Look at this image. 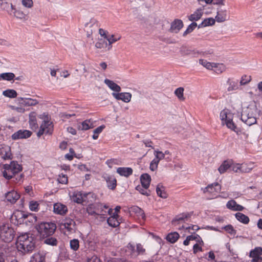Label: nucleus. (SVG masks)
Listing matches in <instances>:
<instances>
[{
	"instance_id": "52",
	"label": "nucleus",
	"mask_w": 262,
	"mask_h": 262,
	"mask_svg": "<svg viewBox=\"0 0 262 262\" xmlns=\"http://www.w3.org/2000/svg\"><path fill=\"white\" fill-rule=\"evenodd\" d=\"M107 46L108 47L107 42L103 39H99L98 41L95 44V47L98 49L106 48Z\"/></svg>"
},
{
	"instance_id": "38",
	"label": "nucleus",
	"mask_w": 262,
	"mask_h": 262,
	"mask_svg": "<svg viewBox=\"0 0 262 262\" xmlns=\"http://www.w3.org/2000/svg\"><path fill=\"white\" fill-rule=\"evenodd\" d=\"M105 38L107 39L108 41V49L110 50L112 48V44L115 42L116 41L119 40L121 38L120 36H115L114 35H111L109 36H105Z\"/></svg>"
},
{
	"instance_id": "18",
	"label": "nucleus",
	"mask_w": 262,
	"mask_h": 262,
	"mask_svg": "<svg viewBox=\"0 0 262 262\" xmlns=\"http://www.w3.org/2000/svg\"><path fill=\"white\" fill-rule=\"evenodd\" d=\"M53 209L55 213L60 215H64L68 211L67 207L61 203H55Z\"/></svg>"
},
{
	"instance_id": "33",
	"label": "nucleus",
	"mask_w": 262,
	"mask_h": 262,
	"mask_svg": "<svg viewBox=\"0 0 262 262\" xmlns=\"http://www.w3.org/2000/svg\"><path fill=\"white\" fill-rule=\"evenodd\" d=\"M93 127V123L90 120H86L78 126V129L86 130Z\"/></svg>"
},
{
	"instance_id": "22",
	"label": "nucleus",
	"mask_w": 262,
	"mask_h": 262,
	"mask_svg": "<svg viewBox=\"0 0 262 262\" xmlns=\"http://www.w3.org/2000/svg\"><path fill=\"white\" fill-rule=\"evenodd\" d=\"M62 225L68 231L72 232L74 230L76 224L74 220L71 219H66L62 223Z\"/></svg>"
},
{
	"instance_id": "9",
	"label": "nucleus",
	"mask_w": 262,
	"mask_h": 262,
	"mask_svg": "<svg viewBox=\"0 0 262 262\" xmlns=\"http://www.w3.org/2000/svg\"><path fill=\"white\" fill-rule=\"evenodd\" d=\"M262 254V248L256 247L251 250L249 256L252 258L251 262H261L262 258L260 256Z\"/></svg>"
},
{
	"instance_id": "17",
	"label": "nucleus",
	"mask_w": 262,
	"mask_h": 262,
	"mask_svg": "<svg viewBox=\"0 0 262 262\" xmlns=\"http://www.w3.org/2000/svg\"><path fill=\"white\" fill-rule=\"evenodd\" d=\"M112 95L117 100H121L124 102H129L132 98V94L129 93H113Z\"/></svg>"
},
{
	"instance_id": "30",
	"label": "nucleus",
	"mask_w": 262,
	"mask_h": 262,
	"mask_svg": "<svg viewBox=\"0 0 262 262\" xmlns=\"http://www.w3.org/2000/svg\"><path fill=\"white\" fill-rule=\"evenodd\" d=\"M45 254L43 252L35 253L31 257L30 262H44Z\"/></svg>"
},
{
	"instance_id": "59",
	"label": "nucleus",
	"mask_w": 262,
	"mask_h": 262,
	"mask_svg": "<svg viewBox=\"0 0 262 262\" xmlns=\"http://www.w3.org/2000/svg\"><path fill=\"white\" fill-rule=\"evenodd\" d=\"M137 254L143 255L145 253V249L141 244H137L136 245Z\"/></svg>"
},
{
	"instance_id": "32",
	"label": "nucleus",
	"mask_w": 262,
	"mask_h": 262,
	"mask_svg": "<svg viewBox=\"0 0 262 262\" xmlns=\"http://www.w3.org/2000/svg\"><path fill=\"white\" fill-rule=\"evenodd\" d=\"M107 182V187L111 189H114L116 187L117 181L113 176H106L105 177Z\"/></svg>"
},
{
	"instance_id": "20",
	"label": "nucleus",
	"mask_w": 262,
	"mask_h": 262,
	"mask_svg": "<svg viewBox=\"0 0 262 262\" xmlns=\"http://www.w3.org/2000/svg\"><path fill=\"white\" fill-rule=\"evenodd\" d=\"M19 198V195L15 191L8 192L5 194L6 200L12 204L15 203Z\"/></svg>"
},
{
	"instance_id": "27",
	"label": "nucleus",
	"mask_w": 262,
	"mask_h": 262,
	"mask_svg": "<svg viewBox=\"0 0 262 262\" xmlns=\"http://www.w3.org/2000/svg\"><path fill=\"white\" fill-rule=\"evenodd\" d=\"M20 99L21 101L20 103L25 106H34L38 103L36 99L29 98H20Z\"/></svg>"
},
{
	"instance_id": "56",
	"label": "nucleus",
	"mask_w": 262,
	"mask_h": 262,
	"mask_svg": "<svg viewBox=\"0 0 262 262\" xmlns=\"http://www.w3.org/2000/svg\"><path fill=\"white\" fill-rule=\"evenodd\" d=\"M197 26L196 23L193 22L190 25L188 26L186 31L183 33V36H186L188 34L191 33Z\"/></svg>"
},
{
	"instance_id": "64",
	"label": "nucleus",
	"mask_w": 262,
	"mask_h": 262,
	"mask_svg": "<svg viewBox=\"0 0 262 262\" xmlns=\"http://www.w3.org/2000/svg\"><path fill=\"white\" fill-rule=\"evenodd\" d=\"M58 181L61 184H66L68 182V177L64 174L59 175Z\"/></svg>"
},
{
	"instance_id": "19",
	"label": "nucleus",
	"mask_w": 262,
	"mask_h": 262,
	"mask_svg": "<svg viewBox=\"0 0 262 262\" xmlns=\"http://www.w3.org/2000/svg\"><path fill=\"white\" fill-rule=\"evenodd\" d=\"M228 209L233 211H243L244 209V207L237 203L233 200H230L226 204Z\"/></svg>"
},
{
	"instance_id": "25",
	"label": "nucleus",
	"mask_w": 262,
	"mask_h": 262,
	"mask_svg": "<svg viewBox=\"0 0 262 262\" xmlns=\"http://www.w3.org/2000/svg\"><path fill=\"white\" fill-rule=\"evenodd\" d=\"M140 181L141 185L144 187L148 188L151 181V177L147 173H144L141 176Z\"/></svg>"
},
{
	"instance_id": "44",
	"label": "nucleus",
	"mask_w": 262,
	"mask_h": 262,
	"mask_svg": "<svg viewBox=\"0 0 262 262\" xmlns=\"http://www.w3.org/2000/svg\"><path fill=\"white\" fill-rule=\"evenodd\" d=\"M184 88L180 87L177 88L174 92L178 98L181 101H184L185 100V97H184Z\"/></svg>"
},
{
	"instance_id": "3",
	"label": "nucleus",
	"mask_w": 262,
	"mask_h": 262,
	"mask_svg": "<svg viewBox=\"0 0 262 262\" xmlns=\"http://www.w3.org/2000/svg\"><path fill=\"white\" fill-rule=\"evenodd\" d=\"M36 228L40 236L48 237L54 233L56 226L52 222H42L36 226Z\"/></svg>"
},
{
	"instance_id": "2",
	"label": "nucleus",
	"mask_w": 262,
	"mask_h": 262,
	"mask_svg": "<svg viewBox=\"0 0 262 262\" xmlns=\"http://www.w3.org/2000/svg\"><path fill=\"white\" fill-rule=\"evenodd\" d=\"M220 117L223 125L226 124L228 128L235 133H238V129L233 122V114L229 110H222L220 113Z\"/></svg>"
},
{
	"instance_id": "48",
	"label": "nucleus",
	"mask_w": 262,
	"mask_h": 262,
	"mask_svg": "<svg viewBox=\"0 0 262 262\" xmlns=\"http://www.w3.org/2000/svg\"><path fill=\"white\" fill-rule=\"evenodd\" d=\"M148 188L144 187L142 185H138L136 187L137 190H138L142 194L146 196H149L150 194V191L148 189Z\"/></svg>"
},
{
	"instance_id": "8",
	"label": "nucleus",
	"mask_w": 262,
	"mask_h": 262,
	"mask_svg": "<svg viewBox=\"0 0 262 262\" xmlns=\"http://www.w3.org/2000/svg\"><path fill=\"white\" fill-rule=\"evenodd\" d=\"M87 32V36L90 37L93 32H95L98 29L97 21L95 19H91L89 22L85 25Z\"/></svg>"
},
{
	"instance_id": "7",
	"label": "nucleus",
	"mask_w": 262,
	"mask_h": 262,
	"mask_svg": "<svg viewBox=\"0 0 262 262\" xmlns=\"http://www.w3.org/2000/svg\"><path fill=\"white\" fill-rule=\"evenodd\" d=\"M53 129L52 122L48 120V118L45 119L41 124L40 129L37 133V136L40 137L43 134H51Z\"/></svg>"
},
{
	"instance_id": "54",
	"label": "nucleus",
	"mask_w": 262,
	"mask_h": 262,
	"mask_svg": "<svg viewBox=\"0 0 262 262\" xmlns=\"http://www.w3.org/2000/svg\"><path fill=\"white\" fill-rule=\"evenodd\" d=\"M104 128V126L101 125L95 129L93 132V139L95 140L97 139L98 138V135L102 132Z\"/></svg>"
},
{
	"instance_id": "4",
	"label": "nucleus",
	"mask_w": 262,
	"mask_h": 262,
	"mask_svg": "<svg viewBox=\"0 0 262 262\" xmlns=\"http://www.w3.org/2000/svg\"><path fill=\"white\" fill-rule=\"evenodd\" d=\"M14 237V231L8 224L0 225V237L6 243L12 241Z\"/></svg>"
},
{
	"instance_id": "47",
	"label": "nucleus",
	"mask_w": 262,
	"mask_h": 262,
	"mask_svg": "<svg viewBox=\"0 0 262 262\" xmlns=\"http://www.w3.org/2000/svg\"><path fill=\"white\" fill-rule=\"evenodd\" d=\"M199 63L208 70H212L213 66L215 65L214 62H210L202 59L199 60Z\"/></svg>"
},
{
	"instance_id": "14",
	"label": "nucleus",
	"mask_w": 262,
	"mask_h": 262,
	"mask_svg": "<svg viewBox=\"0 0 262 262\" xmlns=\"http://www.w3.org/2000/svg\"><path fill=\"white\" fill-rule=\"evenodd\" d=\"M221 187L218 183L210 184L205 187L203 190L204 193L209 192L214 195L220 191Z\"/></svg>"
},
{
	"instance_id": "46",
	"label": "nucleus",
	"mask_w": 262,
	"mask_h": 262,
	"mask_svg": "<svg viewBox=\"0 0 262 262\" xmlns=\"http://www.w3.org/2000/svg\"><path fill=\"white\" fill-rule=\"evenodd\" d=\"M21 215L22 216V217H23L24 219L27 220L26 221V222H29L31 223H33L37 221V217L32 214H26L23 213H21Z\"/></svg>"
},
{
	"instance_id": "58",
	"label": "nucleus",
	"mask_w": 262,
	"mask_h": 262,
	"mask_svg": "<svg viewBox=\"0 0 262 262\" xmlns=\"http://www.w3.org/2000/svg\"><path fill=\"white\" fill-rule=\"evenodd\" d=\"M154 155L155 156L154 159L158 160V162L165 158V154L160 151H155Z\"/></svg>"
},
{
	"instance_id": "36",
	"label": "nucleus",
	"mask_w": 262,
	"mask_h": 262,
	"mask_svg": "<svg viewBox=\"0 0 262 262\" xmlns=\"http://www.w3.org/2000/svg\"><path fill=\"white\" fill-rule=\"evenodd\" d=\"M156 192L158 195L162 198L166 199L167 194L165 191L164 187L160 184H159L156 188Z\"/></svg>"
},
{
	"instance_id": "12",
	"label": "nucleus",
	"mask_w": 262,
	"mask_h": 262,
	"mask_svg": "<svg viewBox=\"0 0 262 262\" xmlns=\"http://www.w3.org/2000/svg\"><path fill=\"white\" fill-rule=\"evenodd\" d=\"M32 133L28 130H19L14 133L11 136L13 140H18L20 139H26L30 137Z\"/></svg>"
},
{
	"instance_id": "31",
	"label": "nucleus",
	"mask_w": 262,
	"mask_h": 262,
	"mask_svg": "<svg viewBox=\"0 0 262 262\" xmlns=\"http://www.w3.org/2000/svg\"><path fill=\"white\" fill-rule=\"evenodd\" d=\"M203 11L201 9H198L193 14L188 17L190 21H197L200 19L203 15Z\"/></svg>"
},
{
	"instance_id": "11",
	"label": "nucleus",
	"mask_w": 262,
	"mask_h": 262,
	"mask_svg": "<svg viewBox=\"0 0 262 262\" xmlns=\"http://www.w3.org/2000/svg\"><path fill=\"white\" fill-rule=\"evenodd\" d=\"M226 84L227 86V90L229 92L236 91L239 88L238 80L233 77L228 78Z\"/></svg>"
},
{
	"instance_id": "6",
	"label": "nucleus",
	"mask_w": 262,
	"mask_h": 262,
	"mask_svg": "<svg viewBox=\"0 0 262 262\" xmlns=\"http://www.w3.org/2000/svg\"><path fill=\"white\" fill-rule=\"evenodd\" d=\"M241 120L248 126H251L256 123V118L253 113V110L247 108L244 110L241 115Z\"/></svg>"
},
{
	"instance_id": "51",
	"label": "nucleus",
	"mask_w": 262,
	"mask_h": 262,
	"mask_svg": "<svg viewBox=\"0 0 262 262\" xmlns=\"http://www.w3.org/2000/svg\"><path fill=\"white\" fill-rule=\"evenodd\" d=\"M252 80L251 77L247 75L242 76L239 81V85H245L249 83Z\"/></svg>"
},
{
	"instance_id": "13",
	"label": "nucleus",
	"mask_w": 262,
	"mask_h": 262,
	"mask_svg": "<svg viewBox=\"0 0 262 262\" xmlns=\"http://www.w3.org/2000/svg\"><path fill=\"white\" fill-rule=\"evenodd\" d=\"M7 11L10 15L13 14L17 18L20 19H25L26 18V14L21 11L15 10L12 4L8 5Z\"/></svg>"
},
{
	"instance_id": "50",
	"label": "nucleus",
	"mask_w": 262,
	"mask_h": 262,
	"mask_svg": "<svg viewBox=\"0 0 262 262\" xmlns=\"http://www.w3.org/2000/svg\"><path fill=\"white\" fill-rule=\"evenodd\" d=\"M127 248L128 250L130 252V256L132 258H135L138 256V254H137V250L135 249V246L129 243L127 246Z\"/></svg>"
},
{
	"instance_id": "10",
	"label": "nucleus",
	"mask_w": 262,
	"mask_h": 262,
	"mask_svg": "<svg viewBox=\"0 0 262 262\" xmlns=\"http://www.w3.org/2000/svg\"><path fill=\"white\" fill-rule=\"evenodd\" d=\"M0 156L5 160L11 159L12 158L11 152V148L9 146L1 144L0 145Z\"/></svg>"
},
{
	"instance_id": "1",
	"label": "nucleus",
	"mask_w": 262,
	"mask_h": 262,
	"mask_svg": "<svg viewBox=\"0 0 262 262\" xmlns=\"http://www.w3.org/2000/svg\"><path fill=\"white\" fill-rule=\"evenodd\" d=\"M35 247V239L32 234L24 233L18 237L17 248L23 254L31 252Z\"/></svg>"
},
{
	"instance_id": "26",
	"label": "nucleus",
	"mask_w": 262,
	"mask_h": 262,
	"mask_svg": "<svg viewBox=\"0 0 262 262\" xmlns=\"http://www.w3.org/2000/svg\"><path fill=\"white\" fill-rule=\"evenodd\" d=\"M104 83L109 87L112 91L119 92L121 91V88L119 85L115 83L113 81L105 79L104 80Z\"/></svg>"
},
{
	"instance_id": "28",
	"label": "nucleus",
	"mask_w": 262,
	"mask_h": 262,
	"mask_svg": "<svg viewBox=\"0 0 262 262\" xmlns=\"http://www.w3.org/2000/svg\"><path fill=\"white\" fill-rule=\"evenodd\" d=\"M119 217L117 214H114L113 215L110 216L107 219V223L108 224L113 227H116L118 226L120 224V222L118 220V217Z\"/></svg>"
},
{
	"instance_id": "35",
	"label": "nucleus",
	"mask_w": 262,
	"mask_h": 262,
	"mask_svg": "<svg viewBox=\"0 0 262 262\" xmlns=\"http://www.w3.org/2000/svg\"><path fill=\"white\" fill-rule=\"evenodd\" d=\"M254 167L253 163H243L241 164L240 172H249Z\"/></svg>"
},
{
	"instance_id": "53",
	"label": "nucleus",
	"mask_w": 262,
	"mask_h": 262,
	"mask_svg": "<svg viewBox=\"0 0 262 262\" xmlns=\"http://www.w3.org/2000/svg\"><path fill=\"white\" fill-rule=\"evenodd\" d=\"M44 243L47 245L51 246H56L57 244V241L56 238L51 237H48L44 240Z\"/></svg>"
},
{
	"instance_id": "41",
	"label": "nucleus",
	"mask_w": 262,
	"mask_h": 262,
	"mask_svg": "<svg viewBox=\"0 0 262 262\" xmlns=\"http://www.w3.org/2000/svg\"><path fill=\"white\" fill-rule=\"evenodd\" d=\"M215 24V19L213 18L205 19L198 26L199 28L205 27L208 26H212Z\"/></svg>"
},
{
	"instance_id": "49",
	"label": "nucleus",
	"mask_w": 262,
	"mask_h": 262,
	"mask_svg": "<svg viewBox=\"0 0 262 262\" xmlns=\"http://www.w3.org/2000/svg\"><path fill=\"white\" fill-rule=\"evenodd\" d=\"M2 79L3 80L11 81L15 77V75L13 73H4L0 75Z\"/></svg>"
},
{
	"instance_id": "55",
	"label": "nucleus",
	"mask_w": 262,
	"mask_h": 262,
	"mask_svg": "<svg viewBox=\"0 0 262 262\" xmlns=\"http://www.w3.org/2000/svg\"><path fill=\"white\" fill-rule=\"evenodd\" d=\"M241 164L233 163L232 161L230 160V170L235 172H240Z\"/></svg>"
},
{
	"instance_id": "61",
	"label": "nucleus",
	"mask_w": 262,
	"mask_h": 262,
	"mask_svg": "<svg viewBox=\"0 0 262 262\" xmlns=\"http://www.w3.org/2000/svg\"><path fill=\"white\" fill-rule=\"evenodd\" d=\"M159 163V162H158V160H156L154 159L150 163V169L153 171H155L158 168Z\"/></svg>"
},
{
	"instance_id": "60",
	"label": "nucleus",
	"mask_w": 262,
	"mask_h": 262,
	"mask_svg": "<svg viewBox=\"0 0 262 262\" xmlns=\"http://www.w3.org/2000/svg\"><path fill=\"white\" fill-rule=\"evenodd\" d=\"M224 229L231 235H234L236 234V230L231 225H228L224 227Z\"/></svg>"
},
{
	"instance_id": "37",
	"label": "nucleus",
	"mask_w": 262,
	"mask_h": 262,
	"mask_svg": "<svg viewBox=\"0 0 262 262\" xmlns=\"http://www.w3.org/2000/svg\"><path fill=\"white\" fill-rule=\"evenodd\" d=\"M230 160H226L221 164V165L218 168V170L220 173H223L225 172L228 169L230 170Z\"/></svg>"
},
{
	"instance_id": "15",
	"label": "nucleus",
	"mask_w": 262,
	"mask_h": 262,
	"mask_svg": "<svg viewBox=\"0 0 262 262\" xmlns=\"http://www.w3.org/2000/svg\"><path fill=\"white\" fill-rule=\"evenodd\" d=\"M228 17L226 9L221 8L217 9V15L215 16V20L217 22H224L227 20Z\"/></svg>"
},
{
	"instance_id": "16",
	"label": "nucleus",
	"mask_w": 262,
	"mask_h": 262,
	"mask_svg": "<svg viewBox=\"0 0 262 262\" xmlns=\"http://www.w3.org/2000/svg\"><path fill=\"white\" fill-rule=\"evenodd\" d=\"M183 27V21L181 19H176L171 23L169 31L171 33H177Z\"/></svg>"
},
{
	"instance_id": "63",
	"label": "nucleus",
	"mask_w": 262,
	"mask_h": 262,
	"mask_svg": "<svg viewBox=\"0 0 262 262\" xmlns=\"http://www.w3.org/2000/svg\"><path fill=\"white\" fill-rule=\"evenodd\" d=\"M189 236H190V241L195 240L200 244H203V241L201 239V238L199 235H198L196 234H194L189 235Z\"/></svg>"
},
{
	"instance_id": "40",
	"label": "nucleus",
	"mask_w": 262,
	"mask_h": 262,
	"mask_svg": "<svg viewBox=\"0 0 262 262\" xmlns=\"http://www.w3.org/2000/svg\"><path fill=\"white\" fill-rule=\"evenodd\" d=\"M6 166L11 167L16 174L22 170L21 166L15 161L11 162L10 164H6Z\"/></svg>"
},
{
	"instance_id": "24",
	"label": "nucleus",
	"mask_w": 262,
	"mask_h": 262,
	"mask_svg": "<svg viewBox=\"0 0 262 262\" xmlns=\"http://www.w3.org/2000/svg\"><path fill=\"white\" fill-rule=\"evenodd\" d=\"M88 194L82 193L81 192H77L73 194L72 196L73 201L78 204L82 203L84 201V197H86Z\"/></svg>"
},
{
	"instance_id": "5",
	"label": "nucleus",
	"mask_w": 262,
	"mask_h": 262,
	"mask_svg": "<svg viewBox=\"0 0 262 262\" xmlns=\"http://www.w3.org/2000/svg\"><path fill=\"white\" fill-rule=\"evenodd\" d=\"M108 208L106 205H103L100 203L90 204L87 208V212L90 215H105L107 211L105 210Z\"/></svg>"
},
{
	"instance_id": "39",
	"label": "nucleus",
	"mask_w": 262,
	"mask_h": 262,
	"mask_svg": "<svg viewBox=\"0 0 262 262\" xmlns=\"http://www.w3.org/2000/svg\"><path fill=\"white\" fill-rule=\"evenodd\" d=\"M236 219L239 222L247 224L249 222V219L248 216L243 213L238 212L235 214Z\"/></svg>"
},
{
	"instance_id": "29",
	"label": "nucleus",
	"mask_w": 262,
	"mask_h": 262,
	"mask_svg": "<svg viewBox=\"0 0 262 262\" xmlns=\"http://www.w3.org/2000/svg\"><path fill=\"white\" fill-rule=\"evenodd\" d=\"M29 125L32 129H36L38 127L36 122V114L35 112H31L29 115Z\"/></svg>"
},
{
	"instance_id": "62",
	"label": "nucleus",
	"mask_w": 262,
	"mask_h": 262,
	"mask_svg": "<svg viewBox=\"0 0 262 262\" xmlns=\"http://www.w3.org/2000/svg\"><path fill=\"white\" fill-rule=\"evenodd\" d=\"M38 204L36 201H31L30 202V209L33 211H37L38 210Z\"/></svg>"
},
{
	"instance_id": "42",
	"label": "nucleus",
	"mask_w": 262,
	"mask_h": 262,
	"mask_svg": "<svg viewBox=\"0 0 262 262\" xmlns=\"http://www.w3.org/2000/svg\"><path fill=\"white\" fill-rule=\"evenodd\" d=\"M179 234L176 232L169 233L166 236V239L171 243H174L179 238Z\"/></svg>"
},
{
	"instance_id": "57",
	"label": "nucleus",
	"mask_w": 262,
	"mask_h": 262,
	"mask_svg": "<svg viewBox=\"0 0 262 262\" xmlns=\"http://www.w3.org/2000/svg\"><path fill=\"white\" fill-rule=\"evenodd\" d=\"M79 247V241L76 239H73L70 241V247L74 251L78 250Z\"/></svg>"
},
{
	"instance_id": "23",
	"label": "nucleus",
	"mask_w": 262,
	"mask_h": 262,
	"mask_svg": "<svg viewBox=\"0 0 262 262\" xmlns=\"http://www.w3.org/2000/svg\"><path fill=\"white\" fill-rule=\"evenodd\" d=\"M117 172L120 176L128 177L133 173V169L130 167H119L117 169Z\"/></svg>"
},
{
	"instance_id": "34",
	"label": "nucleus",
	"mask_w": 262,
	"mask_h": 262,
	"mask_svg": "<svg viewBox=\"0 0 262 262\" xmlns=\"http://www.w3.org/2000/svg\"><path fill=\"white\" fill-rule=\"evenodd\" d=\"M131 211L135 212L137 215L141 217L143 221L145 220V215L144 211L138 206H135L131 208Z\"/></svg>"
},
{
	"instance_id": "43",
	"label": "nucleus",
	"mask_w": 262,
	"mask_h": 262,
	"mask_svg": "<svg viewBox=\"0 0 262 262\" xmlns=\"http://www.w3.org/2000/svg\"><path fill=\"white\" fill-rule=\"evenodd\" d=\"M213 66V69H214V72L217 74H221L226 70V67L223 63H216Z\"/></svg>"
},
{
	"instance_id": "45",
	"label": "nucleus",
	"mask_w": 262,
	"mask_h": 262,
	"mask_svg": "<svg viewBox=\"0 0 262 262\" xmlns=\"http://www.w3.org/2000/svg\"><path fill=\"white\" fill-rule=\"evenodd\" d=\"M3 94L7 97L14 98L17 97V94L16 91L9 89L3 91Z\"/></svg>"
},
{
	"instance_id": "21",
	"label": "nucleus",
	"mask_w": 262,
	"mask_h": 262,
	"mask_svg": "<svg viewBox=\"0 0 262 262\" xmlns=\"http://www.w3.org/2000/svg\"><path fill=\"white\" fill-rule=\"evenodd\" d=\"M2 172L3 177L8 180L11 179L16 174L11 167H7L6 164L4 165V170Z\"/></svg>"
}]
</instances>
